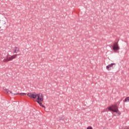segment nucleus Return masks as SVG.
<instances>
[{"label":"nucleus","mask_w":129,"mask_h":129,"mask_svg":"<svg viewBox=\"0 0 129 129\" xmlns=\"http://www.w3.org/2000/svg\"><path fill=\"white\" fill-rule=\"evenodd\" d=\"M18 56V54H14L13 55H11L8 54L6 56V57L3 60L4 62H8L9 61H11L14 59L16 58Z\"/></svg>","instance_id":"nucleus-1"},{"label":"nucleus","mask_w":129,"mask_h":129,"mask_svg":"<svg viewBox=\"0 0 129 129\" xmlns=\"http://www.w3.org/2000/svg\"><path fill=\"white\" fill-rule=\"evenodd\" d=\"M107 109L110 111L116 113L117 114H118V115H119L120 114V112L118 109L117 106L115 105L109 106L107 108Z\"/></svg>","instance_id":"nucleus-2"},{"label":"nucleus","mask_w":129,"mask_h":129,"mask_svg":"<svg viewBox=\"0 0 129 129\" xmlns=\"http://www.w3.org/2000/svg\"><path fill=\"white\" fill-rule=\"evenodd\" d=\"M35 101H43V96L42 94H37L35 97Z\"/></svg>","instance_id":"nucleus-3"},{"label":"nucleus","mask_w":129,"mask_h":129,"mask_svg":"<svg viewBox=\"0 0 129 129\" xmlns=\"http://www.w3.org/2000/svg\"><path fill=\"white\" fill-rule=\"evenodd\" d=\"M120 48L117 42H114L113 45H112V50H113L114 52H117V50H119Z\"/></svg>","instance_id":"nucleus-4"},{"label":"nucleus","mask_w":129,"mask_h":129,"mask_svg":"<svg viewBox=\"0 0 129 129\" xmlns=\"http://www.w3.org/2000/svg\"><path fill=\"white\" fill-rule=\"evenodd\" d=\"M113 66H115V63H110V64H108L107 66L106 67V70L108 71L111 70V68H113Z\"/></svg>","instance_id":"nucleus-5"},{"label":"nucleus","mask_w":129,"mask_h":129,"mask_svg":"<svg viewBox=\"0 0 129 129\" xmlns=\"http://www.w3.org/2000/svg\"><path fill=\"white\" fill-rule=\"evenodd\" d=\"M27 96L30 98H33V99H36V96H37V94H34L32 93H28L27 94Z\"/></svg>","instance_id":"nucleus-6"},{"label":"nucleus","mask_w":129,"mask_h":129,"mask_svg":"<svg viewBox=\"0 0 129 129\" xmlns=\"http://www.w3.org/2000/svg\"><path fill=\"white\" fill-rule=\"evenodd\" d=\"M13 52L15 53H18L20 52V48L18 47H14V48H13Z\"/></svg>","instance_id":"nucleus-7"},{"label":"nucleus","mask_w":129,"mask_h":129,"mask_svg":"<svg viewBox=\"0 0 129 129\" xmlns=\"http://www.w3.org/2000/svg\"><path fill=\"white\" fill-rule=\"evenodd\" d=\"M3 90H4V91L5 92V93H7V94H8V95H10V92L11 91H9V90L8 89H6V88L5 87H3Z\"/></svg>","instance_id":"nucleus-8"},{"label":"nucleus","mask_w":129,"mask_h":129,"mask_svg":"<svg viewBox=\"0 0 129 129\" xmlns=\"http://www.w3.org/2000/svg\"><path fill=\"white\" fill-rule=\"evenodd\" d=\"M14 95H21V96H24V95H26V93H17L16 94H14Z\"/></svg>","instance_id":"nucleus-9"},{"label":"nucleus","mask_w":129,"mask_h":129,"mask_svg":"<svg viewBox=\"0 0 129 129\" xmlns=\"http://www.w3.org/2000/svg\"><path fill=\"white\" fill-rule=\"evenodd\" d=\"M124 102H129V97H126L125 99H124Z\"/></svg>","instance_id":"nucleus-10"},{"label":"nucleus","mask_w":129,"mask_h":129,"mask_svg":"<svg viewBox=\"0 0 129 129\" xmlns=\"http://www.w3.org/2000/svg\"><path fill=\"white\" fill-rule=\"evenodd\" d=\"M42 102V101H36V102H37V103H38V104L40 105V106H41L43 105L42 104V103H41Z\"/></svg>","instance_id":"nucleus-11"},{"label":"nucleus","mask_w":129,"mask_h":129,"mask_svg":"<svg viewBox=\"0 0 129 129\" xmlns=\"http://www.w3.org/2000/svg\"><path fill=\"white\" fill-rule=\"evenodd\" d=\"M42 102V101H36V102H37V103H38V104L40 105V106H41L43 105L42 104V103H41Z\"/></svg>","instance_id":"nucleus-12"},{"label":"nucleus","mask_w":129,"mask_h":129,"mask_svg":"<svg viewBox=\"0 0 129 129\" xmlns=\"http://www.w3.org/2000/svg\"><path fill=\"white\" fill-rule=\"evenodd\" d=\"M12 94L13 95H14V94H15V93H13V91H9V94Z\"/></svg>","instance_id":"nucleus-13"},{"label":"nucleus","mask_w":129,"mask_h":129,"mask_svg":"<svg viewBox=\"0 0 129 129\" xmlns=\"http://www.w3.org/2000/svg\"><path fill=\"white\" fill-rule=\"evenodd\" d=\"M86 129H92V127L91 126H89L87 127Z\"/></svg>","instance_id":"nucleus-14"},{"label":"nucleus","mask_w":129,"mask_h":129,"mask_svg":"<svg viewBox=\"0 0 129 129\" xmlns=\"http://www.w3.org/2000/svg\"><path fill=\"white\" fill-rule=\"evenodd\" d=\"M41 107H42L43 108H45V106H44V105H41Z\"/></svg>","instance_id":"nucleus-15"},{"label":"nucleus","mask_w":129,"mask_h":129,"mask_svg":"<svg viewBox=\"0 0 129 129\" xmlns=\"http://www.w3.org/2000/svg\"><path fill=\"white\" fill-rule=\"evenodd\" d=\"M2 59H3L4 58L3 57H2Z\"/></svg>","instance_id":"nucleus-16"},{"label":"nucleus","mask_w":129,"mask_h":129,"mask_svg":"<svg viewBox=\"0 0 129 129\" xmlns=\"http://www.w3.org/2000/svg\"><path fill=\"white\" fill-rule=\"evenodd\" d=\"M104 129H108V128H104Z\"/></svg>","instance_id":"nucleus-17"}]
</instances>
